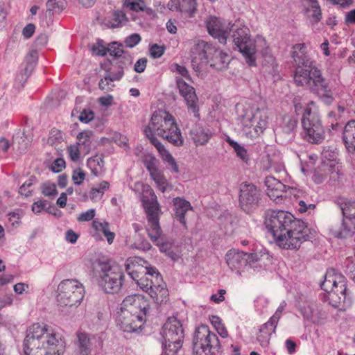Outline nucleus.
I'll return each mask as SVG.
<instances>
[{
    "mask_svg": "<svg viewBox=\"0 0 355 355\" xmlns=\"http://www.w3.org/2000/svg\"><path fill=\"white\" fill-rule=\"evenodd\" d=\"M207 28L209 35L224 44L232 33L231 37L235 48L238 49L250 67L256 66L257 46H263L261 50L262 55L272 59L266 40L261 36H257L255 40L252 39L249 28L239 21L229 23L226 26L220 19L211 16L207 21Z\"/></svg>",
    "mask_w": 355,
    "mask_h": 355,
    "instance_id": "nucleus-1",
    "label": "nucleus"
},
{
    "mask_svg": "<svg viewBox=\"0 0 355 355\" xmlns=\"http://www.w3.org/2000/svg\"><path fill=\"white\" fill-rule=\"evenodd\" d=\"M265 225L277 244L284 249L297 250L309 237L304 222L287 211L268 210Z\"/></svg>",
    "mask_w": 355,
    "mask_h": 355,
    "instance_id": "nucleus-2",
    "label": "nucleus"
},
{
    "mask_svg": "<svg viewBox=\"0 0 355 355\" xmlns=\"http://www.w3.org/2000/svg\"><path fill=\"white\" fill-rule=\"evenodd\" d=\"M64 349L62 336L46 325L35 323L27 329L24 340L26 355H62Z\"/></svg>",
    "mask_w": 355,
    "mask_h": 355,
    "instance_id": "nucleus-3",
    "label": "nucleus"
},
{
    "mask_svg": "<svg viewBox=\"0 0 355 355\" xmlns=\"http://www.w3.org/2000/svg\"><path fill=\"white\" fill-rule=\"evenodd\" d=\"M144 131L146 137L154 146V141H159L155 135L176 147L182 146L184 144V138L175 118L165 111L155 112Z\"/></svg>",
    "mask_w": 355,
    "mask_h": 355,
    "instance_id": "nucleus-4",
    "label": "nucleus"
},
{
    "mask_svg": "<svg viewBox=\"0 0 355 355\" xmlns=\"http://www.w3.org/2000/svg\"><path fill=\"white\" fill-rule=\"evenodd\" d=\"M229 62L227 53L203 40L198 41L191 49V67L198 76L205 75L208 63L211 67L221 71L227 67Z\"/></svg>",
    "mask_w": 355,
    "mask_h": 355,
    "instance_id": "nucleus-5",
    "label": "nucleus"
},
{
    "mask_svg": "<svg viewBox=\"0 0 355 355\" xmlns=\"http://www.w3.org/2000/svg\"><path fill=\"white\" fill-rule=\"evenodd\" d=\"M320 287L327 293V300L332 306L340 310L351 306L352 298L347 288L345 277L336 270H327Z\"/></svg>",
    "mask_w": 355,
    "mask_h": 355,
    "instance_id": "nucleus-6",
    "label": "nucleus"
},
{
    "mask_svg": "<svg viewBox=\"0 0 355 355\" xmlns=\"http://www.w3.org/2000/svg\"><path fill=\"white\" fill-rule=\"evenodd\" d=\"M142 202L147 216L148 225L146 231L148 235L150 240L159 247L160 251L166 254L171 250V244L163 242L162 238V231L159 225L161 210L157 197L153 193L150 198L144 197Z\"/></svg>",
    "mask_w": 355,
    "mask_h": 355,
    "instance_id": "nucleus-7",
    "label": "nucleus"
},
{
    "mask_svg": "<svg viewBox=\"0 0 355 355\" xmlns=\"http://www.w3.org/2000/svg\"><path fill=\"white\" fill-rule=\"evenodd\" d=\"M294 80L297 85L306 86L325 104L330 105L333 102L334 97L329 82L322 76L321 71L318 68L314 67L309 71H302L300 69L297 75L294 76Z\"/></svg>",
    "mask_w": 355,
    "mask_h": 355,
    "instance_id": "nucleus-8",
    "label": "nucleus"
},
{
    "mask_svg": "<svg viewBox=\"0 0 355 355\" xmlns=\"http://www.w3.org/2000/svg\"><path fill=\"white\" fill-rule=\"evenodd\" d=\"M241 123L246 137L254 139L263 133L268 123V110L256 105L243 107Z\"/></svg>",
    "mask_w": 355,
    "mask_h": 355,
    "instance_id": "nucleus-9",
    "label": "nucleus"
},
{
    "mask_svg": "<svg viewBox=\"0 0 355 355\" xmlns=\"http://www.w3.org/2000/svg\"><path fill=\"white\" fill-rule=\"evenodd\" d=\"M141 269L144 275L141 277L137 285L142 291L148 293L157 304L166 302L168 297V291L157 268L146 266Z\"/></svg>",
    "mask_w": 355,
    "mask_h": 355,
    "instance_id": "nucleus-10",
    "label": "nucleus"
},
{
    "mask_svg": "<svg viewBox=\"0 0 355 355\" xmlns=\"http://www.w3.org/2000/svg\"><path fill=\"white\" fill-rule=\"evenodd\" d=\"M96 277L98 286L106 293H117L121 288L124 275L117 266L99 261L96 264Z\"/></svg>",
    "mask_w": 355,
    "mask_h": 355,
    "instance_id": "nucleus-11",
    "label": "nucleus"
},
{
    "mask_svg": "<svg viewBox=\"0 0 355 355\" xmlns=\"http://www.w3.org/2000/svg\"><path fill=\"white\" fill-rule=\"evenodd\" d=\"M163 338L162 355H178L182 348L184 337L181 322L175 317H170L162 327Z\"/></svg>",
    "mask_w": 355,
    "mask_h": 355,
    "instance_id": "nucleus-12",
    "label": "nucleus"
},
{
    "mask_svg": "<svg viewBox=\"0 0 355 355\" xmlns=\"http://www.w3.org/2000/svg\"><path fill=\"white\" fill-rule=\"evenodd\" d=\"M193 350L196 355H218L221 345L217 335L207 325L198 327L193 338Z\"/></svg>",
    "mask_w": 355,
    "mask_h": 355,
    "instance_id": "nucleus-13",
    "label": "nucleus"
},
{
    "mask_svg": "<svg viewBox=\"0 0 355 355\" xmlns=\"http://www.w3.org/2000/svg\"><path fill=\"white\" fill-rule=\"evenodd\" d=\"M336 204L342 211L343 219L340 227L331 225L330 232L338 239L350 237L355 234V201L338 197Z\"/></svg>",
    "mask_w": 355,
    "mask_h": 355,
    "instance_id": "nucleus-14",
    "label": "nucleus"
},
{
    "mask_svg": "<svg viewBox=\"0 0 355 355\" xmlns=\"http://www.w3.org/2000/svg\"><path fill=\"white\" fill-rule=\"evenodd\" d=\"M302 125L303 137L312 144H320L324 137V131L318 112L306 106L302 114Z\"/></svg>",
    "mask_w": 355,
    "mask_h": 355,
    "instance_id": "nucleus-15",
    "label": "nucleus"
},
{
    "mask_svg": "<svg viewBox=\"0 0 355 355\" xmlns=\"http://www.w3.org/2000/svg\"><path fill=\"white\" fill-rule=\"evenodd\" d=\"M83 285L76 279L62 280L58 286V302L64 306L79 304L84 297Z\"/></svg>",
    "mask_w": 355,
    "mask_h": 355,
    "instance_id": "nucleus-16",
    "label": "nucleus"
},
{
    "mask_svg": "<svg viewBox=\"0 0 355 355\" xmlns=\"http://www.w3.org/2000/svg\"><path fill=\"white\" fill-rule=\"evenodd\" d=\"M226 263L231 270L237 271L247 267L261 268L263 256L258 253H246L235 249L230 250L225 255Z\"/></svg>",
    "mask_w": 355,
    "mask_h": 355,
    "instance_id": "nucleus-17",
    "label": "nucleus"
},
{
    "mask_svg": "<svg viewBox=\"0 0 355 355\" xmlns=\"http://www.w3.org/2000/svg\"><path fill=\"white\" fill-rule=\"evenodd\" d=\"M261 202L262 191L257 186L246 182L239 185V204L243 211L252 213L259 207Z\"/></svg>",
    "mask_w": 355,
    "mask_h": 355,
    "instance_id": "nucleus-18",
    "label": "nucleus"
},
{
    "mask_svg": "<svg viewBox=\"0 0 355 355\" xmlns=\"http://www.w3.org/2000/svg\"><path fill=\"white\" fill-rule=\"evenodd\" d=\"M177 87L180 95L184 98L189 112L193 113L194 117L199 120L198 98L196 96L195 89L182 78H177Z\"/></svg>",
    "mask_w": 355,
    "mask_h": 355,
    "instance_id": "nucleus-19",
    "label": "nucleus"
},
{
    "mask_svg": "<svg viewBox=\"0 0 355 355\" xmlns=\"http://www.w3.org/2000/svg\"><path fill=\"white\" fill-rule=\"evenodd\" d=\"M121 308L146 320L150 305L148 300L143 295H131L125 297L121 303Z\"/></svg>",
    "mask_w": 355,
    "mask_h": 355,
    "instance_id": "nucleus-20",
    "label": "nucleus"
},
{
    "mask_svg": "<svg viewBox=\"0 0 355 355\" xmlns=\"http://www.w3.org/2000/svg\"><path fill=\"white\" fill-rule=\"evenodd\" d=\"M145 321L141 316L130 313L122 308L118 312L116 319L117 326L123 331L129 333L141 329Z\"/></svg>",
    "mask_w": 355,
    "mask_h": 355,
    "instance_id": "nucleus-21",
    "label": "nucleus"
},
{
    "mask_svg": "<svg viewBox=\"0 0 355 355\" xmlns=\"http://www.w3.org/2000/svg\"><path fill=\"white\" fill-rule=\"evenodd\" d=\"M76 352L78 355H89L94 348L101 347L103 341L97 335H93L85 331L76 333Z\"/></svg>",
    "mask_w": 355,
    "mask_h": 355,
    "instance_id": "nucleus-22",
    "label": "nucleus"
},
{
    "mask_svg": "<svg viewBox=\"0 0 355 355\" xmlns=\"http://www.w3.org/2000/svg\"><path fill=\"white\" fill-rule=\"evenodd\" d=\"M306 47L304 44H297L293 47L292 58L296 66L295 76L297 75L298 70L309 71L313 68V62L306 53Z\"/></svg>",
    "mask_w": 355,
    "mask_h": 355,
    "instance_id": "nucleus-23",
    "label": "nucleus"
},
{
    "mask_svg": "<svg viewBox=\"0 0 355 355\" xmlns=\"http://www.w3.org/2000/svg\"><path fill=\"white\" fill-rule=\"evenodd\" d=\"M144 163L158 189L162 192H165L168 187V182L164 177L162 171L158 168V161L157 159L155 157H150L149 158H146L144 160Z\"/></svg>",
    "mask_w": 355,
    "mask_h": 355,
    "instance_id": "nucleus-24",
    "label": "nucleus"
},
{
    "mask_svg": "<svg viewBox=\"0 0 355 355\" xmlns=\"http://www.w3.org/2000/svg\"><path fill=\"white\" fill-rule=\"evenodd\" d=\"M264 182L268 197L277 203L282 202L286 186L272 176L266 177Z\"/></svg>",
    "mask_w": 355,
    "mask_h": 355,
    "instance_id": "nucleus-25",
    "label": "nucleus"
},
{
    "mask_svg": "<svg viewBox=\"0 0 355 355\" xmlns=\"http://www.w3.org/2000/svg\"><path fill=\"white\" fill-rule=\"evenodd\" d=\"M173 205L174 206V219L179 222L184 230H187L185 215L188 211L192 210L193 207L191 203L184 198L177 197L173 198Z\"/></svg>",
    "mask_w": 355,
    "mask_h": 355,
    "instance_id": "nucleus-26",
    "label": "nucleus"
},
{
    "mask_svg": "<svg viewBox=\"0 0 355 355\" xmlns=\"http://www.w3.org/2000/svg\"><path fill=\"white\" fill-rule=\"evenodd\" d=\"M168 8L191 17L197 10V2L196 0H171L168 3Z\"/></svg>",
    "mask_w": 355,
    "mask_h": 355,
    "instance_id": "nucleus-27",
    "label": "nucleus"
},
{
    "mask_svg": "<svg viewBox=\"0 0 355 355\" xmlns=\"http://www.w3.org/2000/svg\"><path fill=\"white\" fill-rule=\"evenodd\" d=\"M300 311L303 317L314 324H320L324 319V315L314 303H306L300 306Z\"/></svg>",
    "mask_w": 355,
    "mask_h": 355,
    "instance_id": "nucleus-28",
    "label": "nucleus"
},
{
    "mask_svg": "<svg viewBox=\"0 0 355 355\" xmlns=\"http://www.w3.org/2000/svg\"><path fill=\"white\" fill-rule=\"evenodd\" d=\"M213 133L208 128L195 125L190 130V137L196 146H205L212 137Z\"/></svg>",
    "mask_w": 355,
    "mask_h": 355,
    "instance_id": "nucleus-29",
    "label": "nucleus"
},
{
    "mask_svg": "<svg viewBox=\"0 0 355 355\" xmlns=\"http://www.w3.org/2000/svg\"><path fill=\"white\" fill-rule=\"evenodd\" d=\"M297 125V119L292 115L285 114L282 119L279 125L281 132L279 134L284 135L286 141H291L294 138L295 131Z\"/></svg>",
    "mask_w": 355,
    "mask_h": 355,
    "instance_id": "nucleus-30",
    "label": "nucleus"
},
{
    "mask_svg": "<svg viewBox=\"0 0 355 355\" xmlns=\"http://www.w3.org/2000/svg\"><path fill=\"white\" fill-rule=\"evenodd\" d=\"M343 141L349 153H355V120L349 121L345 125Z\"/></svg>",
    "mask_w": 355,
    "mask_h": 355,
    "instance_id": "nucleus-31",
    "label": "nucleus"
},
{
    "mask_svg": "<svg viewBox=\"0 0 355 355\" xmlns=\"http://www.w3.org/2000/svg\"><path fill=\"white\" fill-rule=\"evenodd\" d=\"M278 322L272 320L270 317L269 320L261 325L260 328V334L258 336L257 339L261 345L266 347L269 343V340L272 334L275 333Z\"/></svg>",
    "mask_w": 355,
    "mask_h": 355,
    "instance_id": "nucleus-32",
    "label": "nucleus"
},
{
    "mask_svg": "<svg viewBox=\"0 0 355 355\" xmlns=\"http://www.w3.org/2000/svg\"><path fill=\"white\" fill-rule=\"evenodd\" d=\"M307 3L305 12L312 24H317L322 19L321 8L318 0H304Z\"/></svg>",
    "mask_w": 355,
    "mask_h": 355,
    "instance_id": "nucleus-33",
    "label": "nucleus"
},
{
    "mask_svg": "<svg viewBox=\"0 0 355 355\" xmlns=\"http://www.w3.org/2000/svg\"><path fill=\"white\" fill-rule=\"evenodd\" d=\"M141 261V259L138 258L128 259L125 264V271L137 283L141 278L140 275H144V272H142L143 269H141L144 267L139 266Z\"/></svg>",
    "mask_w": 355,
    "mask_h": 355,
    "instance_id": "nucleus-34",
    "label": "nucleus"
},
{
    "mask_svg": "<svg viewBox=\"0 0 355 355\" xmlns=\"http://www.w3.org/2000/svg\"><path fill=\"white\" fill-rule=\"evenodd\" d=\"M155 141V147L159 153L162 159L167 163L168 166L171 168L173 172L178 173V166L171 154L165 148L164 146L160 141H157L156 140Z\"/></svg>",
    "mask_w": 355,
    "mask_h": 355,
    "instance_id": "nucleus-35",
    "label": "nucleus"
},
{
    "mask_svg": "<svg viewBox=\"0 0 355 355\" xmlns=\"http://www.w3.org/2000/svg\"><path fill=\"white\" fill-rule=\"evenodd\" d=\"M93 132L91 130H84L77 135V145L82 149V153L87 154L91 150Z\"/></svg>",
    "mask_w": 355,
    "mask_h": 355,
    "instance_id": "nucleus-36",
    "label": "nucleus"
},
{
    "mask_svg": "<svg viewBox=\"0 0 355 355\" xmlns=\"http://www.w3.org/2000/svg\"><path fill=\"white\" fill-rule=\"evenodd\" d=\"M92 226L96 231L101 232L104 234L110 244L113 242L115 234L110 230V224L107 222H100L97 220H94Z\"/></svg>",
    "mask_w": 355,
    "mask_h": 355,
    "instance_id": "nucleus-37",
    "label": "nucleus"
},
{
    "mask_svg": "<svg viewBox=\"0 0 355 355\" xmlns=\"http://www.w3.org/2000/svg\"><path fill=\"white\" fill-rule=\"evenodd\" d=\"M226 141L232 148H233L237 157L243 162L248 164L250 158L247 150L229 137L226 139Z\"/></svg>",
    "mask_w": 355,
    "mask_h": 355,
    "instance_id": "nucleus-38",
    "label": "nucleus"
},
{
    "mask_svg": "<svg viewBox=\"0 0 355 355\" xmlns=\"http://www.w3.org/2000/svg\"><path fill=\"white\" fill-rule=\"evenodd\" d=\"M110 187L107 181L101 182L97 187H94L89 192V198L93 201L99 200L103 196L105 191Z\"/></svg>",
    "mask_w": 355,
    "mask_h": 355,
    "instance_id": "nucleus-39",
    "label": "nucleus"
},
{
    "mask_svg": "<svg viewBox=\"0 0 355 355\" xmlns=\"http://www.w3.org/2000/svg\"><path fill=\"white\" fill-rule=\"evenodd\" d=\"M65 0H48L46 3V12L49 15L60 13L65 8Z\"/></svg>",
    "mask_w": 355,
    "mask_h": 355,
    "instance_id": "nucleus-40",
    "label": "nucleus"
},
{
    "mask_svg": "<svg viewBox=\"0 0 355 355\" xmlns=\"http://www.w3.org/2000/svg\"><path fill=\"white\" fill-rule=\"evenodd\" d=\"M124 71L121 68H117L114 64H112V67L106 70V75L105 76V80H110L114 82L119 80L123 77Z\"/></svg>",
    "mask_w": 355,
    "mask_h": 355,
    "instance_id": "nucleus-41",
    "label": "nucleus"
},
{
    "mask_svg": "<svg viewBox=\"0 0 355 355\" xmlns=\"http://www.w3.org/2000/svg\"><path fill=\"white\" fill-rule=\"evenodd\" d=\"M116 62L114 64L116 66L117 68H121L124 71V69L131 65L132 62V57L130 54L126 53H124L122 56L116 59Z\"/></svg>",
    "mask_w": 355,
    "mask_h": 355,
    "instance_id": "nucleus-42",
    "label": "nucleus"
},
{
    "mask_svg": "<svg viewBox=\"0 0 355 355\" xmlns=\"http://www.w3.org/2000/svg\"><path fill=\"white\" fill-rule=\"evenodd\" d=\"M107 52L111 56L114 57L116 59L122 56L124 53L122 49V45L118 42H112L109 44L107 47Z\"/></svg>",
    "mask_w": 355,
    "mask_h": 355,
    "instance_id": "nucleus-43",
    "label": "nucleus"
},
{
    "mask_svg": "<svg viewBox=\"0 0 355 355\" xmlns=\"http://www.w3.org/2000/svg\"><path fill=\"white\" fill-rule=\"evenodd\" d=\"M211 324L214 325L215 329L222 338H227L228 336L227 330L221 323V320L218 317L213 316L211 319Z\"/></svg>",
    "mask_w": 355,
    "mask_h": 355,
    "instance_id": "nucleus-44",
    "label": "nucleus"
},
{
    "mask_svg": "<svg viewBox=\"0 0 355 355\" xmlns=\"http://www.w3.org/2000/svg\"><path fill=\"white\" fill-rule=\"evenodd\" d=\"M125 5L127 8L135 12L145 10V2L143 0H125Z\"/></svg>",
    "mask_w": 355,
    "mask_h": 355,
    "instance_id": "nucleus-45",
    "label": "nucleus"
},
{
    "mask_svg": "<svg viewBox=\"0 0 355 355\" xmlns=\"http://www.w3.org/2000/svg\"><path fill=\"white\" fill-rule=\"evenodd\" d=\"M87 166L90 168L92 173L95 175H99L102 172L103 165L98 159L90 158L87 161Z\"/></svg>",
    "mask_w": 355,
    "mask_h": 355,
    "instance_id": "nucleus-46",
    "label": "nucleus"
},
{
    "mask_svg": "<svg viewBox=\"0 0 355 355\" xmlns=\"http://www.w3.org/2000/svg\"><path fill=\"white\" fill-rule=\"evenodd\" d=\"M67 151L71 159L73 162H76L80 158L82 149L77 144H74L69 146Z\"/></svg>",
    "mask_w": 355,
    "mask_h": 355,
    "instance_id": "nucleus-47",
    "label": "nucleus"
},
{
    "mask_svg": "<svg viewBox=\"0 0 355 355\" xmlns=\"http://www.w3.org/2000/svg\"><path fill=\"white\" fill-rule=\"evenodd\" d=\"M66 166L65 161L62 157L55 159L51 164L50 169L54 173L62 171Z\"/></svg>",
    "mask_w": 355,
    "mask_h": 355,
    "instance_id": "nucleus-48",
    "label": "nucleus"
},
{
    "mask_svg": "<svg viewBox=\"0 0 355 355\" xmlns=\"http://www.w3.org/2000/svg\"><path fill=\"white\" fill-rule=\"evenodd\" d=\"M141 40V36L138 33H133L125 38L124 43L127 47L132 48L138 44Z\"/></svg>",
    "mask_w": 355,
    "mask_h": 355,
    "instance_id": "nucleus-49",
    "label": "nucleus"
},
{
    "mask_svg": "<svg viewBox=\"0 0 355 355\" xmlns=\"http://www.w3.org/2000/svg\"><path fill=\"white\" fill-rule=\"evenodd\" d=\"M42 192L46 196H55L58 192L54 184L44 183L42 187Z\"/></svg>",
    "mask_w": 355,
    "mask_h": 355,
    "instance_id": "nucleus-50",
    "label": "nucleus"
},
{
    "mask_svg": "<svg viewBox=\"0 0 355 355\" xmlns=\"http://www.w3.org/2000/svg\"><path fill=\"white\" fill-rule=\"evenodd\" d=\"M165 48L157 44H153L150 47V54L153 58H159L164 53Z\"/></svg>",
    "mask_w": 355,
    "mask_h": 355,
    "instance_id": "nucleus-51",
    "label": "nucleus"
},
{
    "mask_svg": "<svg viewBox=\"0 0 355 355\" xmlns=\"http://www.w3.org/2000/svg\"><path fill=\"white\" fill-rule=\"evenodd\" d=\"M37 52L35 50H31L28 52L26 57V61L27 62L26 69L28 68H32L37 62Z\"/></svg>",
    "mask_w": 355,
    "mask_h": 355,
    "instance_id": "nucleus-52",
    "label": "nucleus"
},
{
    "mask_svg": "<svg viewBox=\"0 0 355 355\" xmlns=\"http://www.w3.org/2000/svg\"><path fill=\"white\" fill-rule=\"evenodd\" d=\"M33 185V182L31 180H28L26 182H25L19 189V193L24 196L26 197H28L31 195L32 190L30 189Z\"/></svg>",
    "mask_w": 355,
    "mask_h": 355,
    "instance_id": "nucleus-53",
    "label": "nucleus"
},
{
    "mask_svg": "<svg viewBox=\"0 0 355 355\" xmlns=\"http://www.w3.org/2000/svg\"><path fill=\"white\" fill-rule=\"evenodd\" d=\"M94 118V113L89 110H83L78 117L81 122L89 123Z\"/></svg>",
    "mask_w": 355,
    "mask_h": 355,
    "instance_id": "nucleus-54",
    "label": "nucleus"
},
{
    "mask_svg": "<svg viewBox=\"0 0 355 355\" xmlns=\"http://www.w3.org/2000/svg\"><path fill=\"white\" fill-rule=\"evenodd\" d=\"M85 178V173L80 168L74 170L73 175H72V179L74 182V184L80 185L81 184Z\"/></svg>",
    "mask_w": 355,
    "mask_h": 355,
    "instance_id": "nucleus-55",
    "label": "nucleus"
},
{
    "mask_svg": "<svg viewBox=\"0 0 355 355\" xmlns=\"http://www.w3.org/2000/svg\"><path fill=\"white\" fill-rule=\"evenodd\" d=\"M95 216V209H91L85 212L81 213L78 217V220L80 222L89 221Z\"/></svg>",
    "mask_w": 355,
    "mask_h": 355,
    "instance_id": "nucleus-56",
    "label": "nucleus"
},
{
    "mask_svg": "<svg viewBox=\"0 0 355 355\" xmlns=\"http://www.w3.org/2000/svg\"><path fill=\"white\" fill-rule=\"evenodd\" d=\"M147 64V59L141 58L139 59L134 66V70L137 73H142L145 71Z\"/></svg>",
    "mask_w": 355,
    "mask_h": 355,
    "instance_id": "nucleus-57",
    "label": "nucleus"
},
{
    "mask_svg": "<svg viewBox=\"0 0 355 355\" xmlns=\"http://www.w3.org/2000/svg\"><path fill=\"white\" fill-rule=\"evenodd\" d=\"M92 51L96 55L104 56L107 53V47H105L98 42L96 45L93 46Z\"/></svg>",
    "mask_w": 355,
    "mask_h": 355,
    "instance_id": "nucleus-58",
    "label": "nucleus"
},
{
    "mask_svg": "<svg viewBox=\"0 0 355 355\" xmlns=\"http://www.w3.org/2000/svg\"><path fill=\"white\" fill-rule=\"evenodd\" d=\"M345 24L347 26H355V8L349 10L345 14Z\"/></svg>",
    "mask_w": 355,
    "mask_h": 355,
    "instance_id": "nucleus-59",
    "label": "nucleus"
},
{
    "mask_svg": "<svg viewBox=\"0 0 355 355\" xmlns=\"http://www.w3.org/2000/svg\"><path fill=\"white\" fill-rule=\"evenodd\" d=\"M46 200H39L35 202L32 206V211L35 214H39L46 207Z\"/></svg>",
    "mask_w": 355,
    "mask_h": 355,
    "instance_id": "nucleus-60",
    "label": "nucleus"
},
{
    "mask_svg": "<svg viewBox=\"0 0 355 355\" xmlns=\"http://www.w3.org/2000/svg\"><path fill=\"white\" fill-rule=\"evenodd\" d=\"M286 306V303L284 301L281 302L279 307L277 309L275 313L271 317L272 318V320H275V321H277V322H279V319L282 317V313L283 311L285 309Z\"/></svg>",
    "mask_w": 355,
    "mask_h": 355,
    "instance_id": "nucleus-61",
    "label": "nucleus"
},
{
    "mask_svg": "<svg viewBox=\"0 0 355 355\" xmlns=\"http://www.w3.org/2000/svg\"><path fill=\"white\" fill-rule=\"evenodd\" d=\"M35 26L33 24H27L23 29L22 34L25 38H30L35 32Z\"/></svg>",
    "mask_w": 355,
    "mask_h": 355,
    "instance_id": "nucleus-62",
    "label": "nucleus"
},
{
    "mask_svg": "<svg viewBox=\"0 0 355 355\" xmlns=\"http://www.w3.org/2000/svg\"><path fill=\"white\" fill-rule=\"evenodd\" d=\"M226 291L223 289H220L217 294H213L210 297V300L212 302H214L215 303H220L225 300L224 295L225 294Z\"/></svg>",
    "mask_w": 355,
    "mask_h": 355,
    "instance_id": "nucleus-63",
    "label": "nucleus"
},
{
    "mask_svg": "<svg viewBox=\"0 0 355 355\" xmlns=\"http://www.w3.org/2000/svg\"><path fill=\"white\" fill-rule=\"evenodd\" d=\"M66 240L71 243H75L78 238V234L74 232L72 230H69L66 232Z\"/></svg>",
    "mask_w": 355,
    "mask_h": 355,
    "instance_id": "nucleus-64",
    "label": "nucleus"
}]
</instances>
